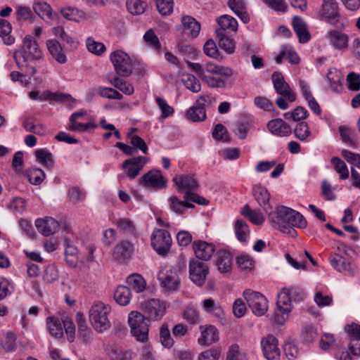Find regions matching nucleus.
I'll use <instances>...</instances> for the list:
<instances>
[{
    "label": "nucleus",
    "instance_id": "obj_55",
    "mask_svg": "<svg viewBox=\"0 0 360 360\" xmlns=\"http://www.w3.org/2000/svg\"><path fill=\"white\" fill-rule=\"evenodd\" d=\"M203 308L207 312L218 318H221L224 315L222 307L211 298L206 299L203 301Z\"/></svg>",
    "mask_w": 360,
    "mask_h": 360
},
{
    "label": "nucleus",
    "instance_id": "obj_54",
    "mask_svg": "<svg viewBox=\"0 0 360 360\" xmlns=\"http://www.w3.org/2000/svg\"><path fill=\"white\" fill-rule=\"evenodd\" d=\"M110 83L114 87L119 89L126 95H131L134 93L133 85L129 82L124 81L118 77H115L110 80Z\"/></svg>",
    "mask_w": 360,
    "mask_h": 360
},
{
    "label": "nucleus",
    "instance_id": "obj_56",
    "mask_svg": "<svg viewBox=\"0 0 360 360\" xmlns=\"http://www.w3.org/2000/svg\"><path fill=\"white\" fill-rule=\"evenodd\" d=\"M127 282L136 292H142L146 288V282L143 278L139 274L129 276L127 279Z\"/></svg>",
    "mask_w": 360,
    "mask_h": 360
},
{
    "label": "nucleus",
    "instance_id": "obj_19",
    "mask_svg": "<svg viewBox=\"0 0 360 360\" xmlns=\"http://www.w3.org/2000/svg\"><path fill=\"white\" fill-rule=\"evenodd\" d=\"M349 336L348 348L354 355H360V326L357 324L349 325L345 328Z\"/></svg>",
    "mask_w": 360,
    "mask_h": 360
},
{
    "label": "nucleus",
    "instance_id": "obj_60",
    "mask_svg": "<svg viewBox=\"0 0 360 360\" xmlns=\"http://www.w3.org/2000/svg\"><path fill=\"white\" fill-rule=\"evenodd\" d=\"M156 8L162 15H169L173 11V0H153Z\"/></svg>",
    "mask_w": 360,
    "mask_h": 360
},
{
    "label": "nucleus",
    "instance_id": "obj_61",
    "mask_svg": "<svg viewBox=\"0 0 360 360\" xmlns=\"http://www.w3.org/2000/svg\"><path fill=\"white\" fill-rule=\"evenodd\" d=\"M317 336L316 329L313 326L307 324L302 327L301 338L304 342L311 343L316 339Z\"/></svg>",
    "mask_w": 360,
    "mask_h": 360
},
{
    "label": "nucleus",
    "instance_id": "obj_32",
    "mask_svg": "<svg viewBox=\"0 0 360 360\" xmlns=\"http://www.w3.org/2000/svg\"><path fill=\"white\" fill-rule=\"evenodd\" d=\"M216 264L221 273H227L232 269V255L231 252L221 250L217 252Z\"/></svg>",
    "mask_w": 360,
    "mask_h": 360
},
{
    "label": "nucleus",
    "instance_id": "obj_15",
    "mask_svg": "<svg viewBox=\"0 0 360 360\" xmlns=\"http://www.w3.org/2000/svg\"><path fill=\"white\" fill-rule=\"evenodd\" d=\"M167 181L160 171L151 170L145 174L140 179V184L148 188L162 189L166 186Z\"/></svg>",
    "mask_w": 360,
    "mask_h": 360
},
{
    "label": "nucleus",
    "instance_id": "obj_35",
    "mask_svg": "<svg viewBox=\"0 0 360 360\" xmlns=\"http://www.w3.org/2000/svg\"><path fill=\"white\" fill-rule=\"evenodd\" d=\"M219 340V333L214 326H209L201 330V337L198 339L200 345H209Z\"/></svg>",
    "mask_w": 360,
    "mask_h": 360
},
{
    "label": "nucleus",
    "instance_id": "obj_64",
    "mask_svg": "<svg viewBox=\"0 0 360 360\" xmlns=\"http://www.w3.org/2000/svg\"><path fill=\"white\" fill-rule=\"evenodd\" d=\"M203 51L205 55L214 59L220 58V53L217 44L213 39H208L203 46Z\"/></svg>",
    "mask_w": 360,
    "mask_h": 360
},
{
    "label": "nucleus",
    "instance_id": "obj_27",
    "mask_svg": "<svg viewBox=\"0 0 360 360\" xmlns=\"http://www.w3.org/2000/svg\"><path fill=\"white\" fill-rule=\"evenodd\" d=\"M85 114V112L82 110L72 113L69 120L68 129L72 131L83 132L89 129L96 128L97 126L94 122H89L86 124H82L77 121L79 118L84 117Z\"/></svg>",
    "mask_w": 360,
    "mask_h": 360
},
{
    "label": "nucleus",
    "instance_id": "obj_1",
    "mask_svg": "<svg viewBox=\"0 0 360 360\" xmlns=\"http://www.w3.org/2000/svg\"><path fill=\"white\" fill-rule=\"evenodd\" d=\"M267 214L271 226L283 233H296L295 230H290V228L304 229L307 224L302 214L285 206H278L274 211L271 210Z\"/></svg>",
    "mask_w": 360,
    "mask_h": 360
},
{
    "label": "nucleus",
    "instance_id": "obj_49",
    "mask_svg": "<svg viewBox=\"0 0 360 360\" xmlns=\"http://www.w3.org/2000/svg\"><path fill=\"white\" fill-rule=\"evenodd\" d=\"M226 360H248L247 353L240 349L238 344L229 346L226 354Z\"/></svg>",
    "mask_w": 360,
    "mask_h": 360
},
{
    "label": "nucleus",
    "instance_id": "obj_63",
    "mask_svg": "<svg viewBox=\"0 0 360 360\" xmlns=\"http://www.w3.org/2000/svg\"><path fill=\"white\" fill-rule=\"evenodd\" d=\"M86 46L89 51L97 56L101 55L105 51V45L96 41L92 37H88L86 41Z\"/></svg>",
    "mask_w": 360,
    "mask_h": 360
},
{
    "label": "nucleus",
    "instance_id": "obj_39",
    "mask_svg": "<svg viewBox=\"0 0 360 360\" xmlns=\"http://www.w3.org/2000/svg\"><path fill=\"white\" fill-rule=\"evenodd\" d=\"M169 207L170 209L179 214H181L184 212L186 208H192L194 205L189 202L184 198V200H179L176 196L172 195L169 198Z\"/></svg>",
    "mask_w": 360,
    "mask_h": 360
},
{
    "label": "nucleus",
    "instance_id": "obj_33",
    "mask_svg": "<svg viewBox=\"0 0 360 360\" xmlns=\"http://www.w3.org/2000/svg\"><path fill=\"white\" fill-rule=\"evenodd\" d=\"M52 33L56 38L65 43L70 49H76L77 47L79 44L77 40L67 33L63 26L57 25L54 27L52 29Z\"/></svg>",
    "mask_w": 360,
    "mask_h": 360
},
{
    "label": "nucleus",
    "instance_id": "obj_58",
    "mask_svg": "<svg viewBox=\"0 0 360 360\" xmlns=\"http://www.w3.org/2000/svg\"><path fill=\"white\" fill-rule=\"evenodd\" d=\"M292 25L300 43L305 44L311 39V34L306 24H292Z\"/></svg>",
    "mask_w": 360,
    "mask_h": 360
},
{
    "label": "nucleus",
    "instance_id": "obj_43",
    "mask_svg": "<svg viewBox=\"0 0 360 360\" xmlns=\"http://www.w3.org/2000/svg\"><path fill=\"white\" fill-rule=\"evenodd\" d=\"M241 214L255 225H261L264 221L262 213L259 210H251L248 204L243 207Z\"/></svg>",
    "mask_w": 360,
    "mask_h": 360
},
{
    "label": "nucleus",
    "instance_id": "obj_45",
    "mask_svg": "<svg viewBox=\"0 0 360 360\" xmlns=\"http://www.w3.org/2000/svg\"><path fill=\"white\" fill-rule=\"evenodd\" d=\"M251 127L252 120L248 117H242L235 124L233 131L236 136L241 139H244Z\"/></svg>",
    "mask_w": 360,
    "mask_h": 360
},
{
    "label": "nucleus",
    "instance_id": "obj_22",
    "mask_svg": "<svg viewBox=\"0 0 360 360\" xmlns=\"http://www.w3.org/2000/svg\"><path fill=\"white\" fill-rule=\"evenodd\" d=\"M193 249L196 257L205 261L209 260L215 251L213 244L200 240L193 243Z\"/></svg>",
    "mask_w": 360,
    "mask_h": 360
},
{
    "label": "nucleus",
    "instance_id": "obj_57",
    "mask_svg": "<svg viewBox=\"0 0 360 360\" xmlns=\"http://www.w3.org/2000/svg\"><path fill=\"white\" fill-rule=\"evenodd\" d=\"M236 264L240 271H250L254 267V260L246 254H241L236 257Z\"/></svg>",
    "mask_w": 360,
    "mask_h": 360
},
{
    "label": "nucleus",
    "instance_id": "obj_51",
    "mask_svg": "<svg viewBox=\"0 0 360 360\" xmlns=\"http://www.w3.org/2000/svg\"><path fill=\"white\" fill-rule=\"evenodd\" d=\"M181 82L190 91L197 93L201 89V84L199 80L193 75L186 74L181 77Z\"/></svg>",
    "mask_w": 360,
    "mask_h": 360
},
{
    "label": "nucleus",
    "instance_id": "obj_34",
    "mask_svg": "<svg viewBox=\"0 0 360 360\" xmlns=\"http://www.w3.org/2000/svg\"><path fill=\"white\" fill-rule=\"evenodd\" d=\"M228 5L243 22H248L250 20L243 0H229Z\"/></svg>",
    "mask_w": 360,
    "mask_h": 360
},
{
    "label": "nucleus",
    "instance_id": "obj_12",
    "mask_svg": "<svg viewBox=\"0 0 360 360\" xmlns=\"http://www.w3.org/2000/svg\"><path fill=\"white\" fill-rule=\"evenodd\" d=\"M271 80L276 92L286 98L290 102L296 100V95L285 81L283 74L276 71L271 75Z\"/></svg>",
    "mask_w": 360,
    "mask_h": 360
},
{
    "label": "nucleus",
    "instance_id": "obj_48",
    "mask_svg": "<svg viewBox=\"0 0 360 360\" xmlns=\"http://www.w3.org/2000/svg\"><path fill=\"white\" fill-rule=\"evenodd\" d=\"M159 342L165 348H171L174 345V341L172 338L170 331L167 323H164L160 328Z\"/></svg>",
    "mask_w": 360,
    "mask_h": 360
},
{
    "label": "nucleus",
    "instance_id": "obj_36",
    "mask_svg": "<svg viewBox=\"0 0 360 360\" xmlns=\"http://www.w3.org/2000/svg\"><path fill=\"white\" fill-rule=\"evenodd\" d=\"M33 10L43 20H53L52 8L49 4L44 1H37L33 4Z\"/></svg>",
    "mask_w": 360,
    "mask_h": 360
},
{
    "label": "nucleus",
    "instance_id": "obj_24",
    "mask_svg": "<svg viewBox=\"0 0 360 360\" xmlns=\"http://www.w3.org/2000/svg\"><path fill=\"white\" fill-rule=\"evenodd\" d=\"M269 131L277 136H288L292 133L290 126L281 118L274 119L267 124Z\"/></svg>",
    "mask_w": 360,
    "mask_h": 360
},
{
    "label": "nucleus",
    "instance_id": "obj_41",
    "mask_svg": "<svg viewBox=\"0 0 360 360\" xmlns=\"http://www.w3.org/2000/svg\"><path fill=\"white\" fill-rule=\"evenodd\" d=\"M186 117L189 121L193 122L204 121L207 117L205 108L194 104L188 109Z\"/></svg>",
    "mask_w": 360,
    "mask_h": 360
},
{
    "label": "nucleus",
    "instance_id": "obj_2",
    "mask_svg": "<svg viewBox=\"0 0 360 360\" xmlns=\"http://www.w3.org/2000/svg\"><path fill=\"white\" fill-rule=\"evenodd\" d=\"M46 326L49 334L53 337L57 339L62 338L65 331L70 342L75 340V326L68 316H64L61 319L57 316H49L46 318Z\"/></svg>",
    "mask_w": 360,
    "mask_h": 360
},
{
    "label": "nucleus",
    "instance_id": "obj_4",
    "mask_svg": "<svg viewBox=\"0 0 360 360\" xmlns=\"http://www.w3.org/2000/svg\"><path fill=\"white\" fill-rule=\"evenodd\" d=\"M111 307L103 302H95L89 310V320L93 328L98 333H103L110 328L111 323L108 315Z\"/></svg>",
    "mask_w": 360,
    "mask_h": 360
},
{
    "label": "nucleus",
    "instance_id": "obj_18",
    "mask_svg": "<svg viewBox=\"0 0 360 360\" xmlns=\"http://www.w3.org/2000/svg\"><path fill=\"white\" fill-rule=\"evenodd\" d=\"M159 280L162 287L168 291H175L180 283L176 270L174 267L169 268L165 273H160Z\"/></svg>",
    "mask_w": 360,
    "mask_h": 360
},
{
    "label": "nucleus",
    "instance_id": "obj_5",
    "mask_svg": "<svg viewBox=\"0 0 360 360\" xmlns=\"http://www.w3.org/2000/svg\"><path fill=\"white\" fill-rule=\"evenodd\" d=\"M128 322L131 335L137 341L144 342L148 339V321L140 312L132 311L129 314Z\"/></svg>",
    "mask_w": 360,
    "mask_h": 360
},
{
    "label": "nucleus",
    "instance_id": "obj_46",
    "mask_svg": "<svg viewBox=\"0 0 360 360\" xmlns=\"http://www.w3.org/2000/svg\"><path fill=\"white\" fill-rule=\"evenodd\" d=\"M293 133L295 136L302 142H307L309 137L311 135L309 125L305 122L297 123L294 129Z\"/></svg>",
    "mask_w": 360,
    "mask_h": 360
},
{
    "label": "nucleus",
    "instance_id": "obj_10",
    "mask_svg": "<svg viewBox=\"0 0 360 360\" xmlns=\"http://www.w3.org/2000/svg\"><path fill=\"white\" fill-rule=\"evenodd\" d=\"M171 244L172 238L167 230H154L151 236V245L159 255H166L170 249Z\"/></svg>",
    "mask_w": 360,
    "mask_h": 360
},
{
    "label": "nucleus",
    "instance_id": "obj_53",
    "mask_svg": "<svg viewBox=\"0 0 360 360\" xmlns=\"http://www.w3.org/2000/svg\"><path fill=\"white\" fill-rule=\"evenodd\" d=\"M327 79L330 83L331 89L337 93L341 90V75L337 69H330L327 75Z\"/></svg>",
    "mask_w": 360,
    "mask_h": 360
},
{
    "label": "nucleus",
    "instance_id": "obj_38",
    "mask_svg": "<svg viewBox=\"0 0 360 360\" xmlns=\"http://www.w3.org/2000/svg\"><path fill=\"white\" fill-rule=\"evenodd\" d=\"M65 245V256L66 262L71 266H75L77 265L78 257V250L73 245L70 240L68 238L64 240Z\"/></svg>",
    "mask_w": 360,
    "mask_h": 360
},
{
    "label": "nucleus",
    "instance_id": "obj_11",
    "mask_svg": "<svg viewBox=\"0 0 360 360\" xmlns=\"http://www.w3.org/2000/svg\"><path fill=\"white\" fill-rule=\"evenodd\" d=\"M205 72L210 77L224 82L223 86H210L215 89H225L227 85V80L224 77L229 78L233 75V71L230 68L219 65L211 61L205 63Z\"/></svg>",
    "mask_w": 360,
    "mask_h": 360
},
{
    "label": "nucleus",
    "instance_id": "obj_37",
    "mask_svg": "<svg viewBox=\"0 0 360 360\" xmlns=\"http://www.w3.org/2000/svg\"><path fill=\"white\" fill-rule=\"evenodd\" d=\"M293 290L290 288H283V290L278 295V300L276 306L278 307L284 308L285 311H292V295Z\"/></svg>",
    "mask_w": 360,
    "mask_h": 360
},
{
    "label": "nucleus",
    "instance_id": "obj_62",
    "mask_svg": "<svg viewBox=\"0 0 360 360\" xmlns=\"http://www.w3.org/2000/svg\"><path fill=\"white\" fill-rule=\"evenodd\" d=\"M155 101L161 111L162 120L169 117L174 114V108L168 104V103L165 98H161L160 96H157L155 98Z\"/></svg>",
    "mask_w": 360,
    "mask_h": 360
},
{
    "label": "nucleus",
    "instance_id": "obj_14",
    "mask_svg": "<svg viewBox=\"0 0 360 360\" xmlns=\"http://www.w3.org/2000/svg\"><path fill=\"white\" fill-rule=\"evenodd\" d=\"M329 262L335 269L346 275L354 276L357 272L356 268L339 254H331Z\"/></svg>",
    "mask_w": 360,
    "mask_h": 360
},
{
    "label": "nucleus",
    "instance_id": "obj_20",
    "mask_svg": "<svg viewBox=\"0 0 360 360\" xmlns=\"http://www.w3.org/2000/svg\"><path fill=\"white\" fill-rule=\"evenodd\" d=\"M319 15L326 20H340L338 4L335 0H323Z\"/></svg>",
    "mask_w": 360,
    "mask_h": 360
},
{
    "label": "nucleus",
    "instance_id": "obj_42",
    "mask_svg": "<svg viewBox=\"0 0 360 360\" xmlns=\"http://www.w3.org/2000/svg\"><path fill=\"white\" fill-rule=\"evenodd\" d=\"M177 30L182 32L184 39H193L199 34L200 24H180Z\"/></svg>",
    "mask_w": 360,
    "mask_h": 360
},
{
    "label": "nucleus",
    "instance_id": "obj_31",
    "mask_svg": "<svg viewBox=\"0 0 360 360\" xmlns=\"http://www.w3.org/2000/svg\"><path fill=\"white\" fill-rule=\"evenodd\" d=\"M173 181L179 190H195L198 187L197 180L192 175L181 174L175 176Z\"/></svg>",
    "mask_w": 360,
    "mask_h": 360
},
{
    "label": "nucleus",
    "instance_id": "obj_21",
    "mask_svg": "<svg viewBox=\"0 0 360 360\" xmlns=\"http://www.w3.org/2000/svg\"><path fill=\"white\" fill-rule=\"evenodd\" d=\"M134 244L129 240H121L114 248L112 255L118 261H125L132 257L134 252Z\"/></svg>",
    "mask_w": 360,
    "mask_h": 360
},
{
    "label": "nucleus",
    "instance_id": "obj_8",
    "mask_svg": "<svg viewBox=\"0 0 360 360\" xmlns=\"http://www.w3.org/2000/svg\"><path fill=\"white\" fill-rule=\"evenodd\" d=\"M243 296L255 315L261 316L267 311L268 300L262 293L248 289L244 291Z\"/></svg>",
    "mask_w": 360,
    "mask_h": 360
},
{
    "label": "nucleus",
    "instance_id": "obj_25",
    "mask_svg": "<svg viewBox=\"0 0 360 360\" xmlns=\"http://www.w3.org/2000/svg\"><path fill=\"white\" fill-rule=\"evenodd\" d=\"M35 226L38 231L46 236L55 233L59 229L58 222L52 217L37 219L35 221Z\"/></svg>",
    "mask_w": 360,
    "mask_h": 360
},
{
    "label": "nucleus",
    "instance_id": "obj_23",
    "mask_svg": "<svg viewBox=\"0 0 360 360\" xmlns=\"http://www.w3.org/2000/svg\"><path fill=\"white\" fill-rule=\"evenodd\" d=\"M252 195L259 205L263 208L266 213H268L271 210L269 202L271 195L266 188L260 185H255L252 188Z\"/></svg>",
    "mask_w": 360,
    "mask_h": 360
},
{
    "label": "nucleus",
    "instance_id": "obj_7",
    "mask_svg": "<svg viewBox=\"0 0 360 360\" xmlns=\"http://www.w3.org/2000/svg\"><path fill=\"white\" fill-rule=\"evenodd\" d=\"M116 73L122 77H129L133 71L130 56L121 50L113 51L110 56Z\"/></svg>",
    "mask_w": 360,
    "mask_h": 360
},
{
    "label": "nucleus",
    "instance_id": "obj_59",
    "mask_svg": "<svg viewBox=\"0 0 360 360\" xmlns=\"http://www.w3.org/2000/svg\"><path fill=\"white\" fill-rule=\"evenodd\" d=\"M78 333L84 340L90 338L91 329L86 324V319L82 313H77L76 315Z\"/></svg>",
    "mask_w": 360,
    "mask_h": 360
},
{
    "label": "nucleus",
    "instance_id": "obj_29",
    "mask_svg": "<svg viewBox=\"0 0 360 360\" xmlns=\"http://www.w3.org/2000/svg\"><path fill=\"white\" fill-rule=\"evenodd\" d=\"M47 49L51 56L59 63L63 64L67 61V57L60 43L56 39L46 41Z\"/></svg>",
    "mask_w": 360,
    "mask_h": 360
},
{
    "label": "nucleus",
    "instance_id": "obj_3",
    "mask_svg": "<svg viewBox=\"0 0 360 360\" xmlns=\"http://www.w3.org/2000/svg\"><path fill=\"white\" fill-rule=\"evenodd\" d=\"M22 43L21 49L13 53V58L19 69H22L25 63L41 57V51L37 40L32 36L26 35Z\"/></svg>",
    "mask_w": 360,
    "mask_h": 360
},
{
    "label": "nucleus",
    "instance_id": "obj_47",
    "mask_svg": "<svg viewBox=\"0 0 360 360\" xmlns=\"http://www.w3.org/2000/svg\"><path fill=\"white\" fill-rule=\"evenodd\" d=\"M127 8L131 15H141L145 12L148 4L143 0H127Z\"/></svg>",
    "mask_w": 360,
    "mask_h": 360
},
{
    "label": "nucleus",
    "instance_id": "obj_50",
    "mask_svg": "<svg viewBox=\"0 0 360 360\" xmlns=\"http://www.w3.org/2000/svg\"><path fill=\"white\" fill-rule=\"evenodd\" d=\"M334 169L339 174L340 179L345 180L349 177V169L345 162L338 157H333L330 160Z\"/></svg>",
    "mask_w": 360,
    "mask_h": 360
},
{
    "label": "nucleus",
    "instance_id": "obj_26",
    "mask_svg": "<svg viewBox=\"0 0 360 360\" xmlns=\"http://www.w3.org/2000/svg\"><path fill=\"white\" fill-rule=\"evenodd\" d=\"M188 66L192 69L208 86H223L224 82L207 75L205 72V65L202 66L198 63L188 62Z\"/></svg>",
    "mask_w": 360,
    "mask_h": 360
},
{
    "label": "nucleus",
    "instance_id": "obj_9",
    "mask_svg": "<svg viewBox=\"0 0 360 360\" xmlns=\"http://www.w3.org/2000/svg\"><path fill=\"white\" fill-rule=\"evenodd\" d=\"M167 305L164 301L150 299L141 304V309L151 321H160L166 312Z\"/></svg>",
    "mask_w": 360,
    "mask_h": 360
},
{
    "label": "nucleus",
    "instance_id": "obj_28",
    "mask_svg": "<svg viewBox=\"0 0 360 360\" xmlns=\"http://www.w3.org/2000/svg\"><path fill=\"white\" fill-rule=\"evenodd\" d=\"M326 38L328 39L330 45L338 50L345 49L348 46V36L341 32L332 30L327 33Z\"/></svg>",
    "mask_w": 360,
    "mask_h": 360
},
{
    "label": "nucleus",
    "instance_id": "obj_16",
    "mask_svg": "<svg viewBox=\"0 0 360 360\" xmlns=\"http://www.w3.org/2000/svg\"><path fill=\"white\" fill-rule=\"evenodd\" d=\"M261 346L264 356L268 360H276L279 358L281 352L278 347V340L274 335H269L263 338Z\"/></svg>",
    "mask_w": 360,
    "mask_h": 360
},
{
    "label": "nucleus",
    "instance_id": "obj_13",
    "mask_svg": "<svg viewBox=\"0 0 360 360\" xmlns=\"http://www.w3.org/2000/svg\"><path fill=\"white\" fill-rule=\"evenodd\" d=\"M209 269L205 263L197 259L189 262V277L192 282L198 286L205 283Z\"/></svg>",
    "mask_w": 360,
    "mask_h": 360
},
{
    "label": "nucleus",
    "instance_id": "obj_6",
    "mask_svg": "<svg viewBox=\"0 0 360 360\" xmlns=\"http://www.w3.org/2000/svg\"><path fill=\"white\" fill-rule=\"evenodd\" d=\"M238 24H219L220 27L215 32L218 38L219 46L228 54L234 53L236 46L233 39L229 35L230 31L236 32Z\"/></svg>",
    "mask_w": 360,
    "mask_h": 360
},
{
    "label": "nucleus",
    "instance_id": "obj_17",
    "mask_svg": "<svg viewBox=\"0 0 360 360\" xmlns=\"http://www.w3.org/2000/svg\"><path fill=\"white\" fill-rule=\"evenodd\" d=\"M147 162V158L143 156L131 158L124 160L122 163V167L126 170L127 175L134 179L143 169Z\"/></svg>",
    "mask_w": 360,
    "mask_h": 360
},
{
    "label": "nucleus",
    "instance_id": "obj_44",
    "mask_svg": "<svg viewBox=\"0 0 360 360\" xmlns=\"http://www.w3.org/2000/svg\"><path fill=\"white\" fill-rule=\"evenodd\" d=\"M234 232L240 242H245L250 236V231L245 221L242 219H237L234 224Z\"/></svg>",
    "mask_w": 360,
    "mask_h": 360
},
{
    "label": "nucleus",
    "instance_id": "obj_40",
    "mask_svg": "<svg viewBox=\"0 0 360 360\" xmlns=\"http://www.w3.org/2000/svg\"><path fill=\"white\" fill-rule=\"evenodd\" d=\"M131 298V290L125 285H120L114 292L115 300L122 306L129 304Z\"/></svg>",
    "mask_w": 360,
    "mask_h": 360
},
{
    "label": "nucleus",
    "instance_id": "obj_30",
    "mask_svg": "<svg viewBox=\"0 0 360 360\" xmlns=\"http://www.w3.org/2000/svg\"><path fill=\"white\" fill-rule=\"evenodd\" d=\"M60 13L63 18L69 21L80 22L84 20H89L90 17L86 14L83 11L79 10L75 7L68 6L63 8L60 10Z\"/></svg>",
    "mask_w": 360,
    "mask_h": 360
},
{
    "label": "nucleus",
    "instance_id": "obj_52",
    "mask_svg": "<svg viewBox=\"0 0 360 360\" xmlns=\"http://www.w3.org/2000/svg\"><path fill=\"white\" fill-rule=\"evenodd\" d=\"M117 227L123 233L134 234L136 231V226L134 222L127 217H121L115 221Z\"/></svg>",
    "mask_w": 360,
    "mask_h": 360
}]
</instances>
